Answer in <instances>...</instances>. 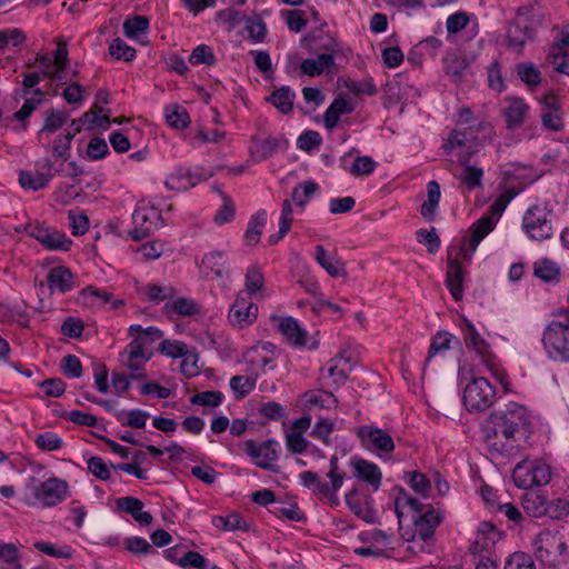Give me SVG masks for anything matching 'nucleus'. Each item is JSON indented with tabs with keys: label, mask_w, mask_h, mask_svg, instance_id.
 <instances>
[{
	"label": "nucleus",
	"mask_w": 569,
	"mask_h": 569,
	"mask_svg": "<svg viewBox=\"0 0 569 569\" xmlns=\"http://www.w3.org/2000/svg\"><path fill=\"white\" fill-rule=\"evenodd\" d=\"M395 511L399 522H401L403 515L411 512L413 530H405L400 526L401 537L407 542H422L419 545L420 551L423 550V543L433 538L437 527L443 520V513L440 509L431 505L421 503L402 489L395 497Z\"/></svg>",
	"instance_id": "f257e3e1"
},
{
	"label": "nucleus",
	"mask_w": 569,
	"mask_h": 569,
	"mask_svg": "<svg viewBox=\"0 0 569 569\" xmlns=\"http://www.w3.org/2000/svg\"><path fill=\"white\" fill-rule=\"evenodd\" d=\"M530 436V415L526 407L509 402L499 412L495 422V437L505 438L501 447L495 441L491 447L500 453L511 455L516 448H520Z\"/></svg>",
	"instance_id": "f03ea898"
},
{
	"label": "nucleus",
	"mask_w": 569,
	"mask_h": 569,
	"mask_svg": "<svg viewBox=\"0 0 569 569\" xmlns=\"http://www.w3.org/2000/svg\"><path fill=\"white\" fill-rule=\"evenodd\" d=\"M493 126L487 121H473L467 127H458L449 133L442 148L459 162H468L479 149L492 141Z\"/></svg>",
	"instance_id": "7ed1b4c3"
},
{
	"label": "nucleus",
	"mask_w": 569,
	"mask_h": 569,
	"mask_svg": "<svg viewBox=\"0 0 569 569\" xmlns=\"http://www.w3.org/2000/svg\"><path fill=\"white\" fill-rule=\"evenodd\" d=\"M532 547L545 567L560 569L569 560V533L558 528L541 530L532 540Z\"/></svg>",
	"instance_id": "20e7f679"
},
{
	"label": "nucleus",
	"mask_w": 569,
	"mask_h": 569,
	"mask_svg": "<svg viewBox=\"0 0 569 569\" xmlns=\"http://www.w3.org/2000/svg\"><path fill=\"white\" fill-rule=\"evenodd\" d=\"M552 320L545 329L542 343L551 360L569 361V311L560 308L553 311Z\"/></svg>",
	"instance_id": "39448f33"
},
{
	"label": "nucleus",
	"mask_w": 569,
	"mask_h": 569,
	"mask_svg": "<svg viewBox=\"0 0 569 569\" xmlns=\"http://www.w3.org/2000/svg\"><path fill=\"white\" fill-rule=\"evenodd\" d=\"M508 202L509 200L505 196H500L490 206L489 211L471 224L469 228L470 234L463 238L459 250L465 260H471L479 243L493 230L497 221L506 210Z\"/></svg>",
	"instance_id": "423d86ee"
},
{
	"label": "nucleus",
	"mask_w": 569,
	"mask_h": 569,
	"mask_svg": "<svg viewBox=\"0 0 569 569\" xmlns=\"http://www.w3.org/2000/svg\"><path fill=\"white\" fill-rule=\"evenodd\" d=\"M463 340L468 349H472L486 366L488 371L507 389V375L499 366L496 357L490 352L489 345L479 335L476 327L471 322H466L463 328Z\"/></svg>",
	"instance_id": "0eeeda50"
},
{
	"label": "nucleus",
	"mask_w": 569,
	"mask_h": 569,
	"mask_svg": "<svg viewBox=\"0 0 569 569\" xmlns=\"http://www.w3.org/2000/svg\"><path fill=\"white\" fill-rule=\"evenodd\" d=\"M133 228L128 236L133 241H140L150 236L151 232L164 226L160 210L148 201L137 203L132 213Z\"/></svg>",
	"instance_id": "6e6552de"
},
{
	"label": "nucleus",
	"mask_w": 569,
	"mask_h": 569,
	"mask_svg": "<svg viewBox=\"0 0 569 569\" xmlns=\"http://www.w3.org/2000/svg\"><path fill=\"white\" fill-rule=\"evenodd\" d=\"M551 210L546 204L529 207L522 218V230L531 239L542 241L553 234Z\"/></svg>",
	"instance_id": "1a4fd4ad"
},
{
	"label": "nucleus",
	"mask_w": 569,
	"mask_h": 569,
	"mask_svg": "<svg viewBox=\"0 0 569 569\" xmlns=\"http://www.w3.org/2000/svg\"><path fill=\"white\" fill-rule=\"evenodd\" d=\"M356 436L361 446L377 457L389 460L395 451V441L391 435L376 426H360L356 429Z\"/></svg>",
	"instance_id": "9d476101"
},
{
	"label": "nucleus",
	"mask_w": 569,
	"mask_h": 569,
	"mask_svg": "<svg viewBox=\"0 0 569 569\" xmlns=\"http://www.w3.org/2000/svg\"><path fill=\"white\" fill-rule=\"evenodd\" d=\"M512 479L522 489L546 486L551 480V468L541 460H523L513 468Z\"/></svg>",
	"instance_id": "9b49d317"
},
{
	"label": "nucleus",
	"mask_w": 569,
	"mask_h": 569,
	"mask_svg": "<svg viewBox=\"0 0 569 569\" xmlns=\"http://www.w3.org/2000/svg\"><path fill=\"white\" fill-rule=\"evenodd\" d=\"M463 403L468 411H485L496 400V389L483 377L473 378L463 390Z\"/></svg>",
	"instance_id": "f8f14e48"
},
{
	"label": "nucleus",
	"mask_w": 569,
	"mask_h": 569,
	"mask_svg": "<svg viewBox=\"0 0 569 569\" xmlns=\"http://www.w3.org/2000/svg\"><path fill=\"white\" fill-rule=\"evenodd\" d=\"M66 170L63 164L54 168L49 158L40 159L36 162L33 170H21L19 172V183L21 188L31 191H38L46 188L54 174H63Z\"/></svg>",
	"instance_id": "ddd939ff"
},
{
	"label": "nucleus",
	"mask_w": 569,
	"mask_h": 569,
	"mask_svg": "<svg viewBox=\"0 0 569 569\" xmlns=\"http://www.w3.org/2000/svg\"><path fill=\"white\" fill-rule=\"evenodd\" d=\"M243 451L253 463L263 470H274V462L279 459L281 446L274 439L264 441L247 440L242 443Z\"/></svg>",
	"instance_id": "4468645a"
},
{
	"label": "nucleus",
	"mask_w": 569,
	"mask_h": 569,
	"mask_svg": "<svg viewBox=\"0 0 569 569\" xmlns=\"http://www.w3.org/2000/svg\"><path fill=\"white\" fill-rule=\"evenodd\" d=\"M538 24L539 20L530 19L527 16H518L507 29L506 39L508 49L517 54L522 53L527 41L535 37Z\"/></svg>",
	"instance_id": "2eb2a0df"
},
{
	"label": "nucleus",
	"mask_w": 569,
	"mask_h": 569,
	"mask_svg": "<svg viewBox=\"0 0 569 569\" xmlns=\"http://www.w3.org/2000/svg\"><path fill=\"white\" fill-rule=\"evenodd\" d=\"M36 501L43 508H50L62 502L68 496V483L52 477L39 482L32 490Z\"/></svg>",
	"instance_id": "dca6fc26"
},
{
	"label": "nucleus",
	"mask_w": 569,
	"mask_h": 569,
	"mask_svg": "<svg viewBox=\"0 0 569 569\" xmlns=\"http://www.w3.org/2000/svg\"><path fill=\"white\" fill-rule=\"evenodd\" d=\"M258 317V307L248 295L239 291L228 311L229 323L238 329L252 325Z\"/></svg>",
	"instance_id": "f3484780"
},
{
	"label": "nucleus",
	"mask_w": 569,
	"mask_h": 569,
	"mask_svg": "<svg viewBox=\"0 0 569 569\" xmlns=\"http://www.w3.org/2000/svg\"><path fill=\"white\" fill-rule=\"evenodd\" d=\"M30 237L38 240L48 250L68 251L72 241L64 233L40 223H30L27 228Z\"/></svg>",
	"instance_id": "a211bd4d"
},
{
	"label": "nucleus",
	"mask_w": 569,
	"mask_h": 569,
	"mask_svg": "<svg viewBox=\"0 0 569 569\" xmlns=\"http://www.w3.org/2000/svg\"><path fill=\"white\" fill-rule=\"evenodd\" d=\"M352 475L359 481L365 482L372 491H377L382 482V472L372 461L353 457L349 461Z\"/></svg>",
	"instance_id": "6ab92c4d"
},
{
	"label": "nucleus",
	"mask_w": 569,
	"mask_h": 569,
	"mask_svg": "<svg viewBox=\"0 0 569 569\" xmlns=\"http://www.w3.org/2000/svg\"><path fill=\"white\" fill-rule=\"evenodd\" d=\"M541 122L549 131L563 129L562 111L559 98L555 93H547L541 99Z\"/></svg>",
	"instance_id": "aec40b11"
},
{
	"label": "nucleus",
	"mask_w": 569,
	"mask_h": 569,
	"mask_svg": "<svg viewBox=\"0 0 569 569\" xmlns=\"http://www.w3.org/2000/svg\"><path fill=\"white\" fill-rule=\"evenodd\" d=\"M501 540V532L491 522H481L477 529L471 550L481 556H489L495 546Z\"/></svg>",
	"instance_id": "412c9836"
},
{
	"label": "nucleus",
	"mask_w": 569,
	"mask_h": 569,
	"mask_svg": "<svg viewBox=\"0 0 569 569\" xmlns=\"http://www.w3.org/2000/svg\"><path fill=\"white\" fill-rule=\"evenodd\" d=\"M144 338H134L121 352L120 359L132 372L142 370L144 363L150 359V353L146 351Z\"/></svg>",
	"instance_id": "4be33fe9"
},
{
	"label": "nucleus",
	"mask_w": 569,
	"mask_h": 569,
	"mask_svg": "<svg viewBox=\"0 0 569 569\" xmlns=\"http://www.w3.org/2000/svg\"><path fill=\"white\" fill-rule=\"evenodd\" d=\"M391 540L386 531L373 529L368 533V545L357 548L355 552L362 557H386L387 550L391 548Z\"/></svg>",
	"instance_id": "5701e85b"
},
{
	"label": "nucleus",
	"mask_w": 569,
	"mask_h": 569,
	"mask_svg": "<svg viewBox=\"0 0 569 569\" xmlns=\"http://www.w3.org/2000/svg\"><path fill=\"white\" fill-rule=\"evenodd\" d=\"M330 53L318 54L313 59H306L301 62L300 69L303 74L309 77L320 76L325 70L333 66V54L339 51V43L335 40L327 47Z\"/></svg>",
	"instance_id": "b1692460"
},
{
	"label": "nucleus",
	"mask_w": 569,
	"mask_h": 569,
	"mask_svg": "<svg viewBox=\"0 0 569 569\" xmlns=\"http://www.w3.org/2000/svg\"><path fill=\"white\" fill-rule=\"evenodd\" d=\"M529 113L528 103L518 97H508L505 99V107L502 110L507 128L515 129L522 126Z\"/></svg>",
	"instance_id": "393cba45"
},
{
	"label": "nucleus",
	"mask_w": 569,
	"mask_h": 569,
	"mask_svg": "<svg viewBox=\"0 0 569 569\" xmlns=\"http://www.w3.org/2000/svg\"><path fill=\"white\" fill-rule=\"evenodd\" d=\"M273 350L274 346L270 342L260 343L247 350L243 357L246 362L250 366L252 375L259 377L264 372V368L272 361L267 353L273 352Z\"/></svg>",
	"instance_id": "a878e982"
},
{
	"label": "nucleus",
	"mask_w": 569,
	"mask_h": 569,
	"mask_svg": "<svg viewBox=\"0 0 569 569\" xmlns=\"http://www.w3.org/2000/svg\"><path fill=\"white\" fill-rule=\"evenodd\" d=\"M278 330L290 345L295 347H305L307 345V331L292 317L280 318Z\"/></svg>",
	"instance_id": "bb28decb"
},
{
	"label": "nucleus",
	"mask_w": 569,
	"mask_h": 569,
	"mask_svg": "<svg viewBox=\"0 0 569 569\" xmlns=\"http://www.w3.org/2000/svg\"><path fill=\"white\" fill-rule=\"evenodd\" d=\"M201 268L217 278L229 277V259L222 251H210L202 257Z\"/></svg>",
	"instance_id": "cd10ccee"
},
{
	"label": "nucleus",
	"mask_w": 569,
	"mask_h": 569,
	"mask_svg": "<svg viewBox=\"0 0 569 569\" xmlns=\"http://www.w3.org/2000/svg\"><path fill=\"white\" fill-rule=\"evenodd\" d=\"M47 281L51 292L66 293L74 287L71 271L63 266L50 269L47 274Z\"/></svg>",
	"instance_id": "c85d7f7f"
},
{
	"label": "nucleus",
	"mask_w": 569,
	"mask_h": 569,
	"mask_svg": "<svg viewBox=\"0 0 569 569\" xmlns=\"http://www.w3.org/2000/svg\"><path fill=\"white\" fill-rule=\"evenodd\" d=\"M315 259L333 278L347 274L345 263L335 253L327 252L321 244L316 247Z\"/></svg>",
	"instance_id": "c756f323"
},
{
	"label": "nucleus",
	"mask_w": 569,
	"mask_h": 569,
	"mask_svg": "<svg viewBox=\"0 0 569 569\" xmlns=\"http://www.w3.org/2000/svg\"><path fill=\"white\" fill-rule=\"evenodd\" d=\"M244 295H248L249 298L252 299H262L264 297V277L261 269L252 264L248 267L246 277H244Z\"/></svg>",
	"instance_id": "7c9ffc66"
},
{
	"label": "nucleus",
	"mask_w": 569,
	"mask_h": 569,
	"mask_svg": "<svg viewBox=\"0 0 569 569\" xmlns=\"http://www.w3.org/2000/svg\"><path fill=\"white\" fill-rule=\"evenodd\" d=\"M463 270L457 259L448 261L447 270V288L449 289L452 298L459 301L463 296Z\"/></svg>",
	"instance_id": "2f4dec72"
},
{
	"label": "nucleus",
	"mask_w": 569,
	"mask_h": 569,
	"mask_svg": "<svg viewBox=\"0 0 569 569\" xmlns=\"http://www.w3.org/2000/svg\"><path fill=\"white\" fill-rule=\"evenodd\" d=\"M522 508L528 516L540 518L547 515L549 510V501L542 493L538 491H530L522 496Z\"/></svg>",
	"instance_id": "473e14b6"
},
{
	"label": "nucleus",
	"mask_w": 569,
	"mask_h": 569,
	"mask_svg": "<svg viewBox=\"0 0 569 569\" xmlns=\"http://www.w3.org/2000/svg\"><path fill=\"white\" fill-rule=\"evenodd\" d=\"M306 409H330L337 406L338 399L328 391L310 390L303 395Z\"/></svg>",
	"instance_id": "72a5a7b5"
},
{
	"label": "nucleus",
	"mask_w": 569,
	"mask_h": 569,
	"mask_svg": "<svg viewBox=\"0 0 569 569\" xmlns=\"http://www.w3.org/2000/svg\"><path fill=\"white\" fill-rule=\"evenodd\" d=\"M462 170L459 174V181L463 191L470 192L476 188L482 187L483 170L480 167L468 162H460Z\"/></svg>",
	"instance_id": "f704fd0d"
},
{
	"label": "nucleus",
	"mask_w": 569,
	"mask_h": 569,
	"mask_svg": "<svg viewBox=\"0 0 569 569\" xmlns=\"http://www.w3.org/2000/svg\"><path fill=\"white\" fill-rule=\"evenodd\" d=\"M118 506L141 525H150L152 522V516L143 510V503L137 498H120L118 499Z\"/></svg>",
	"instance_id": "c9c22d12"
},
{
	"label": "nucleus",
	"mask_w": 569,
	"mask_h": 569,
	"mask_svg": "<svg viewBox=\"0 0 569 569\" xmlns=\"http://www.w3.org/2000/svg\"><path fill=\"white\" fill-rule=\"evenodd\" d=\"M351 111L352 108L346 98L340 97L335 99L323 114L325 127L328 130H332L337 126L340 117Z\"/></svg>",
	"instance_id": "e433bc0d"
},
{
	"label": "nucleus",
	"mask_w": 569,
	"mask_h": 569,
	"mask_svg": "<svg viewBox=\"0 0 569 569\" xmlns=\"http://www.w3.org/2000/svg\"><path fill=\"white\" fill-rule=\"evenodd\" d=\"M167 189L174 191H187L194 187V180H191V169L176 168L166 179Z\"/></svg>",
	"instance_id": "4c0bfd02"
},
{
	"label": "nucleus",
	"mask_w": 569,
	"mask_h": 569,
	"mask_svg": "<svg viewBox=\"0 0 569 569\" xmlns=\"http://www.w3.org/2000/svg\"><path fill=\"white\" fill-rule=\"evenodd\" d=\"M327 481L323 486L328 491H339L345 483L346 472L339 467V459L332 456L329 460V470L326 475Z\"/></svg>",
	"instance_id": "58836bf2"
},
{
	"label": "nucleus",
	"mask_w": 569,
	"mask_h": 569,
	"mask_svg": "<svg viewBox=\"0 0 569 569\" xmlns=\"http://www.w3.org/2000/svg\"><path fill=\"white\" fill-rule=\"evenodd\" d=\"M405 481L410 488L420 497L428 498L431 493V482L426 475L419 471H406L403 475Z\"/></svg>",
	"instance_id": "ea45409f"
},
{
	"label": "nucleus",
	"mask_w": 569,
	"mask_h": 569,
	"mask_svg": "<svg viewBox=\"0 0 569 569\" xmlns=\"http://www.w3.org/2000/svg\"><path fill=\"white\" fill-rule=\"evenodd\" d=\"M296 93L287 86L277 89L269 98L270 101L282 113H289L293 107Z\"/></svg>",
	"instance_id": "a19ab883"
},
{
	"label": "nucleus",
	"mask_w": 569,
	"mask_h": 569,
	"mask_svg": "<svg viewBox=\"0 0 569 569\" xmlns=\"http://www.w3.org/2000/svg\"><path fill=\"white\" fill-rule=\"evenodd\" d=\"M267 222V211L259 210L254 216L251 217L248 223V228L244 233V239L248 244H256L260 240L262 229Z\"/></svg>",
	"instance_id": "79ce46f5"
},
{
	"label": "nucleus",
	"mask_w": 569,
	"mask_h": 569,
	"mask_svg": "<svg viewBox=\"0 0 569 569\" xmlns=\"http://www.w3.org/2000/svg\"><path fill=\"white\" fill-rule=\"evenodd\" d=\"M140 292L147 301L156 305L174 296V289L171 286L147 284Z\"/></svg>",
	"instance_id": "37998d69"
},
{
	"label": "nucleus",
	"mask_w": 569,
	"mask_h": 569,
	"mask_svg": "<svg viewBox=\"0 0 569 569\" xmlns=\"http://www.w3.org/2000/svg\"><path fill=\"white\" fill-rule=\"evenodd\" d=\"M167 123L177 130H181L188 127L190 123V117L187 110L180 106L172 104L164 109Z\"/></svg>",
	"instance_id": "c03bdc74"
},
{
	"label": "nucleus",
	"mask_w": 569,
	"mask_h": 569,
	"mask_svg": "<svg viewBox=\"0 0 569 569\" xmlns=\"http://www.w3.org/2000/svg\"><path fill=\"white\" fill-rule=\"evenodd\" d=\"M116 418L122 426L143 428L149 418V413L140 409L129 411L121 410L116 412Z\"/></svg>",
	"instance_id": "a18cd8bd"
},
{
	"label": "nucleus",
	"mask_w": 569,
	"mask_h": 569,
	"mask_svg": "<svg viewBox=\"0 0 569 569\" xmlns=\"http://www.w3.org/2000/svg\"><path fill=\"white\" fill-rule=\"evenodd\" d=\"M149 30V19L142 16L129 18L123 22V32L127 38L137 40Z\"/></svg>",
	"instance_id": "49530a36"
},
{
	"label": "nucleus",
	"mask_w": 569,
	"mask_h": 569,
	"mask_svg": "<svg viewBox=\"0 0 569 569\" xmlns=\"http://www.w3.org/2000/svg\"><path fill=\"white\" fill-rule=\"evenodd\" d=\"M257 378L252 373L249 376H233L229 381V386L237 398L241 399L254 389Z\"/></svg>",
	"instance_id": "de8ad7c7"
},
{
	"label": "nucleus",
	"mask_w": 569,
	"mask_h": 569,
	"mask_svg": "<svg viewBox=\"0 0 569 569\" xmlns=\"http://www.w3.org/2000/svg\"><path fill=\"white\" fill-rule=\"evenodd\" d=\"M318 188L319 187L315 181H306L303 183H299L293 188L291 199L296 206L303 209L306 203L317 192Z\"/></svg>",
	"instance_id": "09e8293b"
},
{
	"label": "nucleus",
	"mask_w": 569,
	"mask_h": 569,
	"mask_svg": "<svg viewBox=\"0 0 569 569\" xmlns=\"http://www.w3.org/2000/svg\"><path fill=\"white\" fill-rule=\"evenodd\" d=\"M535 274L546 282L557 281L560 274L559 266L549 260L541 259L535 263Z\"/></svg>",
	"instance_id": "8fccbe9b"
},
{
	"label": "nucleus",
	"mask_w": 569,
	"mask_h": 569,
	"mask_svg": "<svg viewBox=\"0 0 569 569\" xmlns=\"http://www.w3.org/2000/svg\"><path fill=\"white\" fill-rule=\"evenodd\" d=\"M278 149V140L268 138L264 140H257L251 146L250 152L256 161H262L271 157Z\"/></svg>",
	"instance_id": "3c124183"
},
{
	"label": "nucleus",
	"mask_w": 569,
	"mask_h": 569,
	"mask_svg": "<svg viewBox=\"0 0 569 569\" xmlns=\"http://www.w3.org/2000/svg\"><path fill=\"white\" fill-rule=\"evenodd\" d=\"M0 560L3 569H22L18 547L14 543L0 542Z\"/></svg>",
	"instance_id": "603ef678"
},
{
	"label": "nucleus",
	"mask_w": 569,
	"mask_h": 569,
	"mask_svg": "<svg viewBox=\"0 0 569 569\" xmlns=\"http://www.w3.org/2000/svg\"><path fill=\"white\" fill-rule=\"evenodd\" d=\"M177 565L181 568L218 569L197 551H188L178 559Z\"/></svg>",
	"instance_id": "864d4df0"
},
{
	"label": "nucleus",
	"mask_w": 569,
	"mask_h": 569,
	"mask_svg": "<svg viewBox=\"0 0 569 569\" xmlns=\"http://www.w3.org/2000/svg\"><path fill=\"white\" fill-rule=\"evenodd\" d=\"M68 118V113L63 111H48L43 126L39 131V138H41L44 133H53L59 130L67 122Z\"/></svg>",
	"instance_id": "5fc2aeb1"
},
{
	"label": "nucleus",
	"mask_w": 569,
	"mask_h": 569,
	"mask_svg": "<svg viewBox=\"0 0 569 569\" xmlns=\"http://www.w3.org/2000/svg\"><path fill=\"white\" fill-rule=\"evenodd\" d=\"M166 309L180 316H193L199 312V307L192 299L178 298L166 303Z\"/></svg>",
	"instance_id": "6e6d98bb"
},
{
	"label": "nucleus",
	"mask_w": 569,
	"mask_h": 569,
	"mask_svg": "<svg viewBox=\"0 0 569 569\" xmlns=\"http://www.w3.org/2000/svg\"><path fill=\"white\" fill-rule=\"evenodd\" d=\"M189 62L192 66H199V64L213 66L217 62V58L213 53V50L209 46L199 44L192 50V52L189 57Z\"/></svg>",
	"instance_id": "4d7b16f0"
},
{
	"label": "nucleus",
	"mask_w": 569,
	"mask_h": 569,
	"mask_svg": "<svg viewBox=\"0 0 569 569\" xmlns=\"http://www.w3.org/2000/svg\"><path fill=\"white\" fill-rule=\"evenodd\" d=\"M286 449L293 455H300L308 450L310 442L299 432L287 431L284 433Z\"/></svg>",
	"instance_id": "13d9d810"
},
{
	"label": "nucleus",
	"mask_w": 569,
	"mask_h": 569,
	"mask_svg": "<svg viewBox=\"0 0 569 569\" xmlns=\"http://www.w3.org/2000/svg\"><path fill=\"white\" fill-rule=\"evenodd\" d=\"M110 54L117 60L131 61L136 57V49L127 44L122 39L116 38L109 46Z\"/></svg>",
	"instance_id": "bf43d9fd"
},
{
	"label": "nucleus",
	"mask_w": 569,
	"mask_h": 569,
	"mask_svg": "<svg viewBox=\"0 0 569 569\" xmlns=\"http://www.w3.org/2000/svg\"><path fill=\"white\" fill-rule=\"evenodd\" d=\"M298 479L301 486L309 489L317 497H320V495L327 489L317 472L309 470L302 471L299 473Z\"/></svg>",
	"instance_id": "052dcab7"
},
{
	"label": "nucleus",
	"mask_w": 569,
	"mask_h": 569,
	"mask_svg": "<svg viewBox=\"0 0 569 569\" xmlns=\"http://www.w3.org/2000/svg\"><path fill=\"white\" fill-rule=\"evenodd\" d=\"M342 360L343 358L332 359L321 370L322 377L331 378L332 385H336V387L342 386L347 380V373L339 368V362Z\"/></svg>",
	"instance_id": "680f3d73"
},
{
	"label": "nucleus",
	"mask_w": 569,
	"mask_h": 569,
	"mask_svg": "<svg viewBox=\"0 0 569 569\" xmlns=\"http://www.w3.org/2000/svg\"><path fill=\"white\" fill-rule=\"evenodd\" d=\"M44 93L40 89L33 91V97L26 99L22 107L14 113V118L19 121H24L33 110L43 101Z\"/></svg>",
	"instance_id": "e2e57ef3"
},
{
	"label": "nucleus",
	"mask_w": 569,
	"mask_h": 569,
	"mask_svg": "<svg viewBox=\"0 0 569 569\" xmlns=\"http://www.w3.org/2000/svg\"><path fill=\"white\" fill-rule=\"evenodd\" d=\"M377 168V162L369 156L357 157L349 169V172L355 177L369 176Z\"/></svg>",
	"instance_id": "0e129e2a"
},
{
	"label": "nucleus",
	"mask_w": 569,
	"mask_h": 569,
	"mask_svg": "<svg viewBox=\"0 0 569 569\" xmlns=\"http://www.w3.org/2000/svg\"><path fill=\"white\" fill-rule=\"evenodd\" d=\"M521 81L529 87H537L541 81L540 71L532 63H521L517 68Z\"/></svg>",
	"instance_id": "69168bd1"
},
{
	"label": "nucleus",
	"mask_w": 569,
	"mask_h": 569,
	"mask_svg": "<svg viewBox=\"0 0 569 569\" xmlns=\"http://www.w3.org/2000/svg\"><path fill=\"white\" fill-rule=\"evenodd\" d=\"M34 442L38 448L44 451L59 450L62 447V439L54 432L47 431L36 437Z\"/></svg>",
	"instance_id": "338daca9"
},
{
	"label": "nucleus",
	"mask_w": 569,
	"mask_h": 569,
	"mask_svg": "<svg viewBox=\"0 0 569 569\" xmlns=\"http://www.w3.org/2000/svg\"><path fill=\"white\" fill-rule=\"evenodd\" d=\"M505 569H537L531 556L525 552L512 553L505 563Z\"/></svg>",
	"instance_id": "774afa93"
}]
</instances>
